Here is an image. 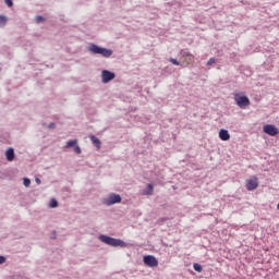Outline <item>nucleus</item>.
<instances>
[{
    "label": "nucleus",
    "mask_w": 279,
    "mask_h": 279,
    "mask_svg": "<svg viewBox=\"0 0 279 279\" xmlns=\"http://www.w3.org/2000/svg\"><path fill=\"white\" fill-rule=\"evenodd\" d=\"M98 240L106 245H110L111 247H128V243H125L123 240L112 238L110 235L100 234Z\"/></svg>",
    "instance_id": "1"
},
{
    "label": "nucleus",
    "mask_w": 279,
    "mask_h": 279,
    "mask_svg": "<svg viewBox=\"0 0 279 279\" xmlns=\"http://www.w3.org/2000/svg\"><path fill=\"white\" fill-rule=\"evenodd\" d=\"M87 49L93 56H101L102 58H110L112 56V49L100 47L97 44H89Z\"/></svg>",
    "instance_id": "2"
},
{
    "label": "nucleus",
    "mask_w": 279,
    "mask_h": 279,
    "mask_svg": "<svg viewBox=\"0 0 279 279\" xmlns=\"http://www.w3.org/2000/svg\"><path fill=\"white\" fill-rule=\"evenodd\" d=\"M121 195L111 193L108 197L102 198V204L105 206H114V204H121Z\"/></svg>",
    "instance_id": "3"
},
{
    "label": "nucleus",
    "mask_w": 279,
    "mask_h": 279,
    "mask_svg": "<svg viewBox=\"0 0 279 279\" xmlns=\"http://www.w3.org/2000/svg\"><path fill=\"white\" fill-rule=\"evenodd\" d=\"M234 101L239 108H247L250 106V98L247 96L234 95Z\"/></svg>",
    "instance_id": "4"
},
{
    "label": "nucleus",
    "mask_w": 279,
    "mask_h": 279,
    "mask_svg": "<svg viewBox=\"0 0 279 279\" xmlns=\"http://www.w3.org/2000/svg\"><path fill=\"white\" fill-rule=\"evenodd\" d=\"M117 77V74L114 72H110L109 70H102L101 71V82L102 84H108L112 82Z\"/></svg>",
    "instance_id": "5"
},
{
    "label": "nucleus",
    "mask_w": 279,
    "mask_h": 279,
    "mask_svg": "<svg viewBox=\"0 0 279 279\" xmlns=\"http://www.w3.org/2000/svg\"><path fill=\"white\" fill-rule=\"evenodd\" d=\"M143 263L146 267H158V259L154 255L144 256Z\"/></svg>",
    "instance_id": "6"
},
{
    "label": "nucleus",
    "mask_w": 279,
    "mask_h": 279,
    "mask_svg": "<svg viewBox=\"0 0 279 279\" xmlns=\"http://www.w3.org/2000/svg\"><path fill=\"white\" fill-rule=\"evenodd\" d=\"M263 130L265 134H268V136H277V134H279L278 128L274 124H266Z\"/></svg>",
    "instance_id": "7"
},
{
    "label": "nucleus",
    "mask_w": 279,
    "mask_h": 279,
    "mask_svg": "<svg viewBox=\"0 0 279 279\" xmlns=\"http://www.w3.org/2000/svg\"><path fill=\"white\" fill-rule=\"evenodd\" d=\"M257 186H258V178L253 177V179L246 180V189L248 191H256Z\"/></svg>",
    "instance_id": "8"
},
{
    "label": "nucleus",
    "mask_w": 279,
    "mask_h": 279,
    "mask_svg": "<svg viewBox=\"0 0 279 279\" xmlns=\"http://www.w3.org/2000/svg\"><path fill=\"white\" fill-rule=\"evenodd\" d=\"M66 148L74 147L75 154H82V148L77 145V140L69 141L65 145Z\"/></svg>",
    "instance_id": "9"
},
{
    "label": "nucleus",
    "mask_w": 279,
    "mask_h": 279,
    "mask_svg": "<svg viewBox=\"0 0 279 279\" xmlns=\"http://www.w3.org/2000/svg\"><path fill=\"white\" fill-rule=\"evenodd\" d=\"M219 138L220 141H230V133L226 129H221L219 131Z\"/></svg>",
    "instance_id": "10"
},
{
    "label": "nucleus",
    "mask_w": 279,
    "mask_h": 279,
    "mask_svg": "<svg viewBox=\"0 0 279 279\" xmlns=\"http://www.w3.org/2000/svg\"><path fill=\"white\" fill-rule=\"evenodd\" d=\"M89 138H90L93 145L95 147H97V149H101V141L97 136L90 135Z\"/></svg>",
    "instance_id": "11"
},
{
    "label": "nucleus",
    "mask_w": 279,
    "mask_h": 279,
    "mask_svg": "<svg viewBox=\"0 0 279 279\" xmlns=\"http://www.w3.org/2000/svg\"><path fill=\"white\" fill-rule=\"evenodd\" d=\"M14 148H9V149H7V151H5V158H7V160L9 161V162H12V160H14Z\"/></svg>",
    "instance_id": "12"
},
{
    "label": "nucleus",
    "mask_w": 279,
    "mask_h": 279,
    "mask_svg": "<svg viewBox=\"0 0 279 279\" xmlns=\"http://www.w3.org/2000/svg\"><path fill=\"white\" fill-rule=\"evenodd\" d=\"M142 195H154V184L148 183L146 189L143 190Z\"/></svg>",
    "instance_id": "13"
},
{
    "label": "nucleus",
    "mask_w": 279,
    "mask_h": 279,
    "mask_svg": "<svg viewBox=\"0 0 279 279\" xmlns=\"http://www.w3.org/2000/svg\"><path fill=\"white\" fill-rule=\"evenodd\" d=\"M8 23V17L5 15H0V27H5Z\"/></svg>",
    "instance_id": "14"
},
{
    "label": "nucleus",
    "mask_w": 279,
    "mask_h": 279,
    "mask_svg": "<svg viewBox=\"0 0 279 279\" xmlns=\"http://www.w3.org/2000/svg\"><path fill=\"white\" fill-rule=\"evenodd\" d=\"M193 269L196 270L198 274H202V271L204 270V268L198 263H195L193 265Z\"/></svg>",
    "instance_id": "15"
},
{
    "label": "nucleus",
    "mask_w": 279,
    "mask_h": 279,
    "mask_svg": "<svg viewBox=\"0 0 279 279\" xmlns=\"http://www.w3.org/2000/svg\"><path fill=\"white\" fill-rule=\"evenodd\" d=\"M180 53L182 58H191L193 56L189 50H181Z\"/></svg>",
    "instance_id": "16"
},
{
    "label": "nucleus",
    "mask_w": 279,
    "mask_h": 279,
    "mask_svg": "<svg viewBox=\"0 0 279 279\" xmlns=\"http://www.w3.org/2000/svg\"><path fill=\"white\" fill-rule=\"evenodd\" d=\"M49 207L58 208V201L56 198L50 199Z\"/></svg>",
    "instance_id": "17"
},
{
    "label": "nucleus",
    "mask_w": 279,
    "mask_h": 279,
    "mask_svg": "<svg viewBox=\"0 0 279 279\" xmlns=\"http://www.w3.org/2000/svg\"><path fill=\"white\" fill-rule=\"evenodd\" d=\"M35 22H36V23H45V17H44L43 15H37V16L35 17Z\"/></svg>",
    "instance_id": "18"
},
{
    "label": "nucleus",
    "mask_w": 279,
    "mask_h": 279,
    "mask_svg": "<svg viewBox=\"0 0 279 279\" xmlns=\"http://www.w3.org/2000/svg\"><path fill=\"white\" fill-rule=\"evenodd\" d=\"M23 184H24V186H29V184H32V180H29V178H24L23 179Z\"/></svg>",
    "instance_id": "19"
},
{
    "label": "nucleus",
    "mask_w": 279,
    "mask_h": 279,
    "mask_svg": "<svg viewBox=\"0 0 279 279\" xmlns=\"http://www.w3.org/2000/svg\"><path fill=\"white\" fill-rule=\"evenodd\" d=\"M169 62H171V64H174L175 66H180V61H178L177 59L170 58Z\"/></svg>",
    "instance_id": "20"
},
{
    "label": "nucleus",
    "mask_w": 279,
    "mask_h": 279,
    "mask_svg": "<svg viewBox=\"0 0 279 279\" xmlns=\"http://www.w3.org/2000/svg\"><path fill=\"white\" fill-rule=\"evenodd\" d=\"M3 1L8 5V8H12V5H14V2L12 0H3Z\"/></svg>",
    "instance_id": "21"
},
{
    "label": "nucleus",
    "mask_w": 279,
    "mask_h": 279,
    "mask_svg": "<svg viewBox=\"0 0 279 279\" xmlns=\"http://www.w3.org/2000/svg\"><path fill=\"white\" fill-rule=\"evenodd\" d=\"M216 60L215 58H210L208 61H207V66H210V64H215Z\"/></svg>",
    "instance_id": "22"
},
{
    "label": "nucleus",
    "mask_w": 279,
    "mask_h": 279,
    "mask_svg": "<svg viewBox=\"0 0 279 279\" xmlns=\"http://www.w3.org/2000/svg\"><path fill=\"white\" fill-rule=\"evenodd\" d=\"M48 130H56V123H54V122H51V123L48 125Z\"/></svg>",
    "instance_id": "23"
},
{
    "label": "nucleus",
    "mask_w": 279,
    "mask_h": 279,
    "mask_svg": "<svg viewBox=\"0 0 279 279\" xmlns=\"http://www.w3.org/2000/svg\"><path fill=\"white\" fill-rule=\"evenodd\" d=\"M5 263V256L0 255V265H3Z\"/></svg>",
    "instance_id": "24"
},
{
    "label": "nucleus",
    "mask_w": 279,
    "mask_h": 279,
    "mask_svg": "<svg viewBox=\"0 0 279 279\" xmlns=\"http://www.w3.org/2000/svg\"><path fill=\"white\" fill-rule=\"evenodd\" d=\"M35 182H36V184H41L43 181L39 178H36Z\"/></svg>",
    "instance_id": "25"
},
{
    "label": "nucleus",
    "mask_w": 279,
    "mask_h": 279,
    "mask_svg": "<svg viewBox=\"0 0 279 279\" xmlns=\"http://www.w3.org/2000/svg\"><path fill=\"white\" fill-rule=\"evenodd\" d=\"M277 208H279V204L277 205Z\"/></svg>",
    "instance_id": "26"
}]
</instances>
